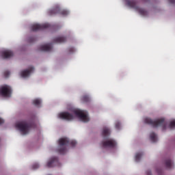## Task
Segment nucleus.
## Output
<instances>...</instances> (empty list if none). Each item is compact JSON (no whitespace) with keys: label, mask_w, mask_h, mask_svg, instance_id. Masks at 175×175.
Masks as SVG:
<instances>
[{"label":"nucleus","mask_w":175,"mask_h":175,"mask_svg":"<svg viewBox=\"0 0 175 175\" xmlns=\"http://www.w3.org/2000/svg\"><path fill=\"white\" fill-rule=\"evenodd\" d=\"M57 117L59 120H66V121H73L76 118L81 122L90 121L88 112L77 108H72L69 112H60L57 115Z\"/></svg>","instance_id":"nucleus-1"},{"label":"nucleus","mask_w":175,"mask_h":175,"mask_svg":"<svg viewBox=\"0 0 175 175\" xmlns=\"http://www.w3.org/2000/svg\"><path fill=\"white\" fill-rule=\"evenodd\" d=\"M59 147H58V151L59 154H65L67 151L66 150V144H70L72 146H76L77 144V142L75 140H70L68 139L66 137H63L59 139Z\"/></svg>","instance_id":"nucleus-2"},{"label":"nucleus","mask_w":175,"mask_h":175,"mask_svg":"<svg viewBox=\"0 0 175 175\" xmlns=\"http://www.w3.org/2000/svg\"><path fill=\"white\" fill-rule=\"evenodd\" d=\"M144 121L146 124H150L152 125L154 128H158V126H161L162 129H167V124H166L164 118L157 119L156 120H152L150 118H145Z\"/></svg>","instance_id":"nucleus-3"},{"label":"nucleus","mask_w":175,"mask_h":175,"mask_svg":"<svg viewBox=\"0 0 175 175\" xmlns=\"http://www.w3.org/2000/svg\"><path fill=\"white\" fill-rule=\"evenodd\" d=\"M15 128L18 131L21 135H28L31 131V124L27 121L18 122L16 124Z\"/></svg>","instance_id":"nucleus-4"},{"label":"nucleus","mask_w":175,"mask_h":175,"mask_svg":"<svg viewBox=\"0 0 175 175\" xmlns=\"http://www.w3.org/2000/svg\"><path fill=\"white\" fill-rule=\"evenodd\" d=\"M0 95L4 98H10L12 96V88L8 85H2L0 88Z\"/></svg>","instance_id":"nucleus-5"},{"label":"nucleus","mask_w":175,"mask_h":175,"mask_svg":"<svg viewBox=\"0 0 175 175\" xmlns=\"http://www.w3.org/2000/svg\"><path fill=\"white\" fill-rule=\"evenodd\" d=\"M103 147L107 148V147L114 148L117 147V142L113 139H109L107 141L103 142Z\"/></svg>","instance_id":"nucleus-6"},{"label":"nucleus","mask_w":175,"mask_h":175,"mask_svg":"<svg viewBox=\"0 0 175 175\" xmlns=\"http://www.w3.org/2000/svg\"><path fill=\"white\" fill-rule=\"evenodd\" d=\"M58 165V159L56 157H52L49 159L46 162V167H54Z\"/></svg>","instance_id":"nucleus-7"},{"label":"nucleus","mask_w":175,"mask_h":175,"mask_svg":"<svg viewBox=\"0 0 175 175\" xmlns=\"http://www.w3.org/2000/svg\"><path fill=\"white\" fill-rule=\"evenodd\" d=\"M33 72V67H30L27 70H23L20 72L21 77L25 79L31 75V73Z\"/></svg>","instance_id":"nucleus-8"},{"label":"nucleus","mask_w":175,"mask_h":175,"mask_svg":"<svg viewBox=\"0 0 175 175\" xmlns=\"http://www.w3.org/2000/svg\"><path fill=\"white\" fill-rule=\"evenodd\" d=\"M49 23H44L43 25H39L38 23H35L32 25L31 29L33 31H39V29H42V28H47L49 27Z\"/></svg>","instance_id":"nucleus-9"},{"label":"nucleus","mask_w":175,"mask_h":175,"mask_svg":"<svg viewBox=\"0 0 175 175\" xmlns=\"http://www.w3.org/2000/svg\"><path fill=\"white\" fill-rule=\"evenodd\" d=\"M1 58H10L13 57V52L10 50H4L1 53Z\"/></svg>","instance_id":"nucleus-10"},{"label":"nucleus","mask_w":175,"mask_h":175,"mask_svg":"<svg viewBox=\"0 0 175 175\" xmlns=\"http://www.w3.org/2000/svg\"><path fill=\"white\" fill-rule=\"evenodd\" d=\"M52 46L50 44H44L42 45H40V50L41 51H50L51 50Z\"/></svg>","instance_id":"nucleus-11"},{"label":"nucleus","mask_w":175,"mask_h":175,"mask_svg":"<svg viewBox=\"0 0 175 175\" xmlns=\"http://www.w3.org/2000/svg\"><path fill=\"white\" fill-rule=\"evenodd\" d=\"M150 140L152 142V143H155V142L158 141V136L154 133H150Z\"/></svg>","instance_id":"nucleus-12"},{"label":"nucleus","mask_w":175,"mask_h":175,"mask_svg":"<svg viewBox=\"0 0 175 175\" xmlns=\"http://www.w3.org/2000/svg\"><path fill=\"white\" fill-rule=\"evenodd\" d=\"M135 10L141 16H147V11L144 10L143 8H140L139 7H136Z\"/></svg>","instance_id":"nucleus-13"},{"label":"nucleus","mask_w":175,"mask_h":175,"mask_svg":"<svg viewBox=\"0 0 175 175\" xmlns=\"http://www.w3.org/2000/svg\"><path fill=\"white\" fill-rule=\"evenodd\" d=\"M33 105H34V106H37L38 107H39V106H40V105H42V100L40 98H36L33 100Z\"/></svg>","instance_id":"nucleus-14"},{"label":"nucleus","mask_w":175,"mask_h":175,"mask_svg":"<svg viewBox=\"0 0 175 175\" xmlns=\"http://www.w3.org/2000/svg\"><path fill=\"white\" fill-rule=\"evenodd\" d=\"M142 157H143V153H142V152L136 153L135 156V162H139V161H140V159H142Z\"/></svg>","instance_id":"nucleus-15"},{"label":"nucleus","mask_w":175,"mask_h":175,"mask_svg":"<svg viewBox=\"0 0 175 175\" xmlns=\"http://www.w3.org/2000/svg\"><path fill=\"white\" fill-rule=\"evenodd\" d=\"M165 167L167 169H172V167H173V161L171 160H167L165 161Z\"/></svg>","instance_id":"nucleus-16"},{"label":"nucleus","mask_w":175,"mask_h":175,"mask_svg":"<svg viewBox=\"0 0 175 175\" xmlns=\"http://www.w3.org/2000/svg\"><path fill=\"white\" fill-rule=\"evenodd\" d=\"M103 135L104 136H108V135H110V129L107 127H105L103 129Z\"/></svg>","instance_id":"nucleus-17"},{"label":"nucleus","mask_w":175,"mask_h":175,"mask_svg":"<svg viewBox=\"0 0 175 175\" xmlns=\"http://www.w3.org/2000/svg\"><path fill=\"white\" fill-rule=\"evenodd\" d=\"M59 10V7L57 6L55 9L49 10L50 14H55V13H58V11Z\"/></svg>","instance_id":"nucleus-18"},{"label":"nucleus","mask_w":175,"mask_h":175,"mask_svg":"<svg viewBox=\"0 0 175 175\" xmlns=\"http://www.w3.org/2000/svg\"><path fill=\"white\" fill-rule=\"evenodd\" d=\"M81 100L82 102L87 103V102H90V100H91V98H90L89 96H83L81 98Z\"/></svg>","instance_id":"nucleus-19"},{"label":"nucleus","mask_w":175,"mask_h":175,"mask_svg":"<svg viewBox=\"0 0 175 175\" xmlns=\"http://www.w3.org/2000/svg\"><path fill=\"white\" fill-rule=\"evenodd\" d=\"M115 128L118 131H120V129H121L122 128V125L121 124V123L120 122L118 121L115 123Z\"/></svg>","instance_id":"nucleus-20"},{"label":"nucleus","mask_w":175,"mask_h":175,"mask_svg":"<svg viewBox=\"0 0 175 175\" xmlns=\"http://www.w3.org/2000/svg\"><path fill=\"white\" fill-rule=\"evenodd\" d=\"M55 42L57 43H62V42H65V38L64 37H58L55 39Z\"/></svg>","instance_id":"nucleus-21"},{"label":"nucleus","mask_w":175,"mask_h":175,"mask_svg":"<svg viewBox=\"0 0 175 175\" xmlns=\"http://www.w3.org/2000/svg\"><path fill=\"white\" fill-rule=\"evenodd\" d=\"M168 128H170L171 129L175 128V120H172L170 122Z\"/></svg>","instance_id":"nucleus-22"},{"label":"nucleus","mask_w":175,"mask_h":175,"mask_svg":"<svg viewBox=\"0 0 175 175\" xmlns=\"http://www.w3.org/2000/svg\"><path fill=\"white\" fill-rule=\"evenodd\" d=\"M126 5L128 6H130V8H135V3H133V1H126Z\"/></svg>","instance_id":"nucleus-23"},{"label":"nucleus","mask_w":175,"mask_h":175,"mask_svg":"<svg viewBox=\"0 0 175 175\" xmlns=\"http://www.w3.org/2000/svg\"><path fill=\"white\" fill-rule=\"evenodd\" d=\"M70 12H69V10H64L61 12V14H62V16H68V14H69Z\"/></svg>","instance_id":"nucleus-24"},{"label":"nucleus","mask_w":175,"mask_h":175,"mask_svg":"<svg viewBox=\"0 0 175 175\" xmlns=\"http://www.w3.org/2000/svg\"><path fill=\"white\" fill-rule=\"evenodd\" d=\"M40 167V165H39L38 163H36L32 165V169H39V167Z\"/></svg>","instance_id":"nucleus-25"},{"label":"nucleus","mask_w":175,"mask_h":175,"mask_svg":"<svg viewBox=\"0 0 175 175\" xmlns=\"http://www.w3.org/2000/svg\"><path fill=\"white\" fill-rule=\"evenodd\" d=\"M9 75H10V72L9 71H6V72L4 73L5 77H8Z\"/></svg>","instance_id":"nucleus-26"},{"label":"nucleus","mask_w":175,"mask_h":175,"mask_svg":"<svg viewBox=\"0 0 175 175\" xmlns=\"http://www.w3.org/2000/svg\"><path fill=\"white\" fill-rule=\"evenodd\" d=\"M146 174L147 175H151V171H147Z\"/></svg>","instance_id":"nucleus-27"},{"label":"nucleus","mask_w":175,"mask_h":175,"mask_svg":"<svg viewBox=\"0 0 175 175\" xmlns=\"http://www.w3.org/2000/svg\"><path fill=\"white\" fill-rule=\"evenodd\" d=\"M3 124V120L0 118V124Z\"/></svg>","instance_id":"nucleus-28"}]
</instances>
